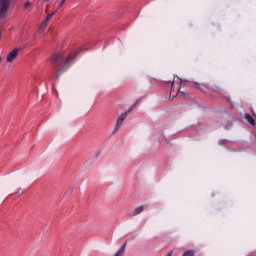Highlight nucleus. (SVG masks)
<instances>
[{
	"label": "nucleus",
	"instance_id": "1",
	"mask_svg": "<svg viewBox=\"0 0 256 256\" xmlns=\"http://www.w3.org/2000/svg\"><path fill=\"white\" fill-rule=\"evenodd\" d=\"M11 5V0H0V20L7 18V12Z\"/></svg>",
	"mask_w": 256,
	"mask_h": 256
},
{
	"label": "nucleus",
	"instance_id": "2",
	"mask_svg": "<svg viewBox=\"0 0 256 256\" xmlns=\"http://www.w3.org/2000/svg\"><path fill=\"white\" fill-rule=\"evenodd\" d=\"M170 95L172 97H185V89L179 86L176 87L175 82H173L170 89Z\"/></svg>",
	"mask_w": 256,
	"mask_h": 256
},
{
	"label": "nucleus",
	"instance_id": "3",
	"mask_svg": "<svg viewBox=\"0 0 256 256\" xmlns=\"http://www.w3.org/2000/svg\"><path fill=\"white\" fill-rule=\"evenodd\" d=\"M19 51H21L20 48L12 49L6 56L7 63H13L19 57Z\"/></svg>",
	"mask_w": 256,
	"mask_h": 256
},
{
	"label": "nucleus",
	"instance_id": "4",
	"mask_svg": "<svg viewBox=\"0 0 256 256\" xmlns=\"http://www.w3.org/2000/svg\"><path fill=\"white\" fill-rule=\"evenodd\" d=\"M73 59H75V55L68 56L64 62V65L59 69V71H67V69H69V67L73 63Z\"/></svg>",
	"mask_w": 256,
	"mask_h": 256
},
{
	"label": "nucleus",
	"instance_id": "5",
	"mask_svg": "<svg viewBox=\"0 0 256 256\" xmlns=\"http://www.w3.org/2000/svg\"><path fill=\"white\" fill-rule=\"evenodd\" d=\"M125 249H127V242H125V243L121 246V248L116 252V254L113 255V256H123V255H125Z\"/></svg>",
	"mask_w": 256,
	"mask_h": 256
},
{
	"label": "nucleus",
	"instance_id": "6",
	"mask_svg": "<svg viewBox=\"0 0 256 256\" xmlns=\"http://www.w3.org/2000/svg\"><path fill=\"white\" fill-rule=\"evenodd\" d=\"M47 25H48V23H47V21H42L41 22V24H40V26L38 27V33H45V29H47Z\"/></svg>",
	"mask_w": 256,
	"mask_h": 256
},
{
	"label": "nucleus",
	"instance_id": "7",
	"mask_svg": "<svg viewBox=\"0 0 256 256\" xmlns=\"http://www.w3.org/2000/svg\"><path fill=\"white\" fill-rule=\"evenodd\" d=\"M127 117V115L125 114H122L118 120H117V124H116V127L117 129H119V127H121V124L123 123V121H125V118Z\"/></svg>",
	"mask_w": 256,
	"mask_h": 256
},
{
	"label": "nucleus",
	"instance_id": "8",
	"mask_svg": "<svg viewBox=\"0 0 256 256\" xmlns=\"http://www.w3.org/2000/svg\"><path fill=\"white\" fill-rule=\"evenodd\" d=\"M57 13V10L47 14L46 18L43 21H46V23L49 24V21H51V19L53 18V15H55Z\"/></svg>",
	"mask_w": 256,
	"mask_h": 256
},
{
	"label": "nucleus",
	"instance_id": "9",
	"mask_svg": "<svg viewBox=\"0 0 256 256\" xmlns=\"http://www.w3.org/2000/svg\"><path fill=\"white\" fill-rule=\"evenodd\" d=\"M245 119L250 123V125H255V119H253L249 114H245Z\"/></svg>",
	"mask_w": 256,
	"mask_h": 256
},
{
	"label": "nucleus",
	"instance_id": "10",
	"mask_svg": "<svg viewBox=\"0 0 256 256\" xmlns=\"http://www.w3.org/2000/svg\"><path fill=\"white\" fill-rule=\"evenodd\" d=\"M144 210L145 208L143 206H139L134 210L133 215H139V213H143Z\"/></svg>",
	"mask_w": 256,
	"mask_h": 256
},
{
	"label": "nucleus",
	"instance_id": "11",
	"mask_svg": "<svg viewBox=\"0 0 256 256\" xmlns=\"http://www.w3.org/2000/svg\"><path fill=\"white\" fill-rule=\"evenodd\" d=\"M182 256H195V251L194 250L185 251Z\"/></svg>",
	"mask_w": 256,
	"mask_h": 256
},
{
	"label": "nucleus",
	"instance_id": "12",
	"mask_svg": "<svg viewBox=\"0 0 256 256\" xmlns=\"http://www.w3.org/2000/svg\"><path fill=\"white\" fill-rule=\"evenodd\" d=\"M57 59H59V54H53L51 57H50V61L52 63H55L57 61Z\"/></svg>",
	"mask_w": 256,
	"mask_h": 256
},
{
	"label": "nucleus",
	"instance_id": "13",
	"mask_svg": "<svg viewBox=\"0 0 256 256\" xmlns=\"http://www.w3.org/2000/svg\"><path fill=\"white\" fill-rule=\"evenodd\" d=\"M29 7H31V2H26L23 6L24 11H27V9H29Z\"/></svg>",
	"mask_w": 256,
	"mask_h": 256
},
{
	"label": "nucleus",
	"instance_id": "14",
	"mask_svg": "<svg viewBox=\"0 0 256 256\" xmlns=\"http://www.w3.org/2000/svg\"><path fill=\"white\" fill-rule=\"evenodd\" d=\"M65 1H67V0H61L59 3V7H61L62 5H65Z\"/></svg>",
	"mask_w": 256,
	"mask_h": 256
},
{
	"label": "nucleus",
	"instance_id": "15",
	"mask_svg": "<svg viewBox=\"0 0 256 256\" xmlns=\"http://www.w3.org/2000/svg\"><path fill=\"white\" fill-rule=\"evenodd\" d=\"M46 3H49V0H44Z\"/></svg>",
	"mask_w": 256,
	"mask_h": 256
}]
</instances>
